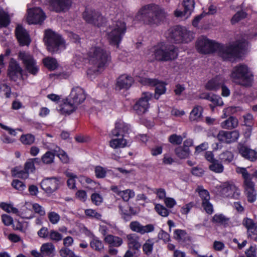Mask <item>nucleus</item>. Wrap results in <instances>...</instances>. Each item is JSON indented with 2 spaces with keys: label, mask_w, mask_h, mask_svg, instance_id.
<instances>
[{
  "label": "nucleus",
  "mask_w": 257,
  "mask_h": 257,
  "mask_svg": "<svg viewBox=\"0 0 257 257\" xmlns=\"http://www.w3.org/2000/svg\"><path fill=\"white\" fill-rule=\"evenodd\" d=\"M10 22V20L8 14L3 10H0V28L7 27Z\"/></svg>",
  "instance_id": "44"
},
{
  "label": "nucleus",
  "mask_w": 257,
  "mask_h": 257,
  "mask_svg": "<svg viewBox=\"0 0 257 257\" xmlns=\"http://www.w3.org/2000/svg\"><path fill=\"white\" fill-rule=\"evenodd\" d=\"M77 106L71 101L69 98H67L65 102L63 104L60 111L62 113L66 114H70L74 112Z\"/></svg>",
  "instance_id": "33"
},
{
  "label": "nucleus",
  "mask_w": 257,
  "mask_h": 257,
  "mask_svg": "<svg viewBox=\"0 0 257 257\" xmlns=\"http://www.w3.org/2000/svg\"><path fill=\"white\" fill-rule=\"evenodd\" d=\"M65 174L69 178L67 181L68 187L70 189H74L76 187L75 179L77 178L76 175L68 171L65 172Z\"/></svg>",
  "instance_id": "48"
},
{
  "label": "nucleus",
  "mask_w": 257,
  "mask_h": 257,
  "mask_svg": "<svg viewBox=\"0 0 257 257\" xmlns=\"http://www.w3.org/2000/svg\"><path fill=\"white\" fill-rule=\"evenodd\" d=\"M126 29L125 23L123 21H113L107 29V38L110 44L118 47Z\"/></svg>",
  "instance_id": "6"
},
{
  "label": "nucleus",
  "mask_w": 257,
  "mask_h": 257,
  "mask_svg": "<svg viewBox=\"0 0 257 257\" xmlns=\"http://www.w3.org/2000/svg\"><path fill=\"white\" fill-rule=\"evenodd\" d=\"M187 233L186 231L182 229H176L174 231V237L178 241L184 240L186 238Z\"/></svg>",
  "instance_id": "53"
},
{
  "label": "nucleus",
  "mask_w": 257,
  "mask_h": 257,
  "mask_svg": "<svg viewBox=\"0 0 257 257\" xmlns=\"http://www.w3.org/2000/svg\"><path fill=\"white\" fill-rule=\"evenodd\" d=\"M199 98L202 99H206L211 102L214 105L222 106L223 104V101L219 96L211 93H201Z\"/></svg>",
  "instance_id": "29"
},
{
  "label": "nucleus",
  "mask_w": 257,
  "mask_h": 257,
  "mask_svg": "<svg viewBox=\"0 0 257 257\" xmlns=\"http://www.w3.org/2000/svg\"><path fill=\"white\" fill-rule=\"evenodd\" d=\"M92 202L95 205H99L103 202L102 197L98 193H94L91 196Z\"/></svg>",
  "instance_id": "58"
},
{
  "label": "nucleus",
  "mask_w": 257,
  "mask_h": 257,
  "mask_svg": "<svg viewBox=\"0 0 257 257\" xmlns=\"http://www.w3.org/2000/svg\"><path fill=\"white\" fill-rule=\"evenodd\" d=\"M124 201H128L135 196V192L131 190L126 189L122 191L120 195Z\"/></svg>",
  "instance_id": "52"
},
{
  "label": "nucleus",
  "mask_w": 257,
  "mask_h": 257,
  "mask_svg": "<svg viewBox=\"0 0 257 257\" xmlns=\"http://www.w3.org/2000/svg\"><path fill=\"white\" fill-rule=\"evenodd\" d=\"M202 200V205L205 211L209 214L212 213L213 208L212 205L209 202L210 195L207 190L203 189L201 187H198L196 189Z\"/></svg>",
  "instance_id": "19"
},
{
  "label": "nucleus",
  "mask_w": 257,
  "mask_h": 257,
  "mask_svg": "<svg viewBox=\"0 0 257 257\" xmlns=\"http://www.w3.org/2000/svg\"><path fill=\"white\" fill-rule=\"evenodd\" d=\"M176 156L181 159H186L189 156L190 151L189 149L180 146L175 150Z\"/></svg>",
  "instance_id": "41"
},
{
  "label": "nucleus",
  "mask_w": 257,
  "mask_h": 257,
  "mask_svg": "<svg viewBox=\"0 0 257 257\" xmlns=\"http://www.w3.org/2000/svg\"><path fill=\"white\" fill-rule=\"evenodd\" d=\"M140 82L144 85L153 86L156 84L157 79L142 78L140 79Z\"/></svg>",
  "instance_id": "62"
},
{
  "label": "nucleus",
  "mask_w": 257,
  "mask_h": 257,
  "mask_svg": "<svg viewBox=\"0 0 257 257\" xmlns=\"http://www.w3.org/2000/svg\"><path fill=\"white\" fill-rule=\"evenodd\" d=\"M154 243L150 240H148L143 245V249L145 253L147 255H150L153 250Z\"/></svg>",
  "instance_id": "56"
},
{
  "label": "nucleus",
  "mask_w": 257,
  "mask_h": 257,
  "mask_svg": "<svg viewBox=\"0 0 257 257\" xmlns=\"http://www.w3.org/2000/svg\"><path fill=\"white\" fill-rule=\"evenodd\" d=\"M221 194L224 197L237 199L240 193L233 183L226 182L221 185Z\"/></svg>",
  "instance_id": "12"
},
{
  "label": "nucleus",
  "mask_w": 257,
  "mask_h": 257,
  "mask_svg": "<svg viewBox=\"0 0 257 257\" xmlns=\"http://www.w3.org/2000/svg\"><path fill=\"white\" fill-rule=\"evenodd\" d=\"M154 86H156L154 97L156 99H158L160 96L164 94L166 91L165 85L163 82L157 80L156 84Z\"/></svg>",
  "instance_id": "37"
},
{
  "label": "nucleus",
  "mask_w": 257,
  "mask_h": 257,
  "mask_svg": "<svg viewBox=\"0 0 257 257\" xmlns=\"http://www.w3.org/2000/svg\"><path fill=\"white\" fill-rule=\"evenodd\" d=\"M96 177L98 178H103L105 177L106 170L101 166H96L95 169Z\"/></svg>",
  "instance_id": "59"
},
{
  "label": "nucleus",
  "mask_w": 257,
  "mask_h": 257,
  "mask_svg": "<svg viewBox=\"0 0 257 257\" xmlns=\"http://www.w3.org/2000/svg\"><path fill=\"white\" fill-rule=\"evenodd\" d=\"M0 207L7 212H13L15 214L19 213V210L17 208L13 206L12 204H7L2 202L0 204Z\"/></svg>",
  "instance_id": "50"
},
{
  "label": "nucleus",
  "mask_w": 257,
  "mask_h": 257,
  "mask_svg": "<svg viewBox=\"0 0 257 257\" xmlns=\"http://www.w3.org/2000/svg\"><path fill=\"white\" fill-rule=\"evenodd\" d=\"M48 216L50 221L52 224H56L60 218L59 215L55 212H49Z\"/></svg>",
  "instance_id": "63"
},
{
  "label": "nucleus",
  "mask_w": 257,
  "mask_h": 257,
  "mask_svg": "<svg viewBox=\"0 0 257 257\" xmlns=\"http://www.w3.org/2000/svg\"><path fill=\"white\" fill-rule=\"evenodd\" d=\"M234 155L230 151H225L220 154L219 159L221 162L224 163H230L233 159Z\"/></svg>",
  "instance_id": "42"
},
{
  "label": "nucleus",
  "mask_w": 257,
  "mask_h": 257,
  "mask_svg": "<svg viewBox=\"0 0 257 257\" xmlns=\"http://www.w3.org/2000/svg\"><path fill=\"white\" fill-rule=\"evenodd\" d=\"M230 76L234 83L245 87L250 86L253 81L251 72L247 66L243 64L234 67Z\"/></svg>",
  "instance_id": "5"
},
{
  "label": "nucleus",
  "mask_w": 257,
  "mask_h": 257,
  "mask_svg": "<svg viewBox=\"0 0 257 257\" xmlns=\"http://www.w3.org/2000/svg\"><path fill=\"white\" fill-rule=\"evenodd\" d=\"M126 239L128 247L130 249L138 250L140 248L141 244L139 241L140 237L136 234L131 233L127 235Z\"/></svg>",
  "instance_id": "28"
},
{
  "label": "nucleus",
  "mask_w": 257,
  "mask_h": 257,
  "mask_svg": "<svg viewBox=\"0 0 257 257\" xmlns=\"http://www.w3.org/2000/svg\"><path fill=\"white\" fill-rule=\"evenodd\" d=\"M244 125L246 126H252L253 125V117L250 113H247L242 116Z\"/></svg>",
  "instance_id": "55"
},
{
  "label": "nucleus",
  "mask_w": 257,
  "mask_h": 257,
  "mask_svg": "<svg viewBox=\"0 0 257 257\" xmlns=\"http://www.w3.org/2000/svg\"><path fill=\"white\" fill-rule=\"evenodd\" d=\"M35 136L31 134L23 135L20 138L21 142L26 145H31L35 142Z\"/></svg>",
  "instance_id": "45"
},
{
  "label": "nucleus",
  "mask_w": 257,
  "mask_h": 257,
  "mask_svg": "<svg viewBox=\"0 0 257 257\" xmlns=\"http://www.w3.org/2000/svg\"><path fill=\"white\" fill-rule=\"evenodd\" d=\"M23 70L20 64L15 60L12 59L10 62L8 70V75L10 79L16 81L19 78H23Z\"/></svg>",
  "instance_id": "15"
},
{
  "label": "nucleus",
  "mask_w": 257,
  "mask_h": 257,
  "mask_svg": "<svg viewBox=\"0 0 257 257\" xmlns=\"http://www.w3.org/2000/svg\"><path fill=\"white\" fill-rule=\"evenodd\" d=\"M45 18L44 13L40 8L30 9L28 11L27 21L29 24H41Z\"/></svg>",
  "instance_id": "11"
},
{
  "label": "nucleus",
  "mask_w": 257,
  "mask_h": 257,
  "mask_svg": "<svg viewBox=\"0 0 257 257\" xmlns=\"http://www.w3.org/2000/svg\"><path fill=\"white\" fill-rule=\"evenodd\" d=\"M68 98L73 102V104L78 106L84 101L86 95L82 88L75 87L72 89Z\"/></svg>",
  "instance_id": "20"
},
{
  "label": "nucleus",
  "mask_w": 257,
  "mask_h": 257,
  "mask_svg": "<svg viewBox=\"0 0 257 257\" xmlns=\"http://www.w3.org/2000/svg\"><path fill=\"white\" fill-rule=\"evenodd\" d=\"M167 13L159 6L149 4L143 7L137 15L138 19L144 24L158 26L166 18Z\"/></svg>",
  "instance_id": "2"
},
{
  "label": "nucleus",
  "mask_w": 257,
  "mask_h": 257,
  "mask_svg": "<svg viewBox=\"0 0 257 257\" xmlns=\"http://www.w3.org/2000/svg\"><path fill=\"white\" fill-rule=\"evenodd\" d=\"M89 63L93 66L92 70L98 71L104 68L110 61L108 52L99 47L91 48L88 52Z\"/></svg>",
  "instance_id": "4"
},
{
  "label": "nucleus",
  "mask_w": 257,
  "mask_h": 257,
  "mask_svg": "<svg viewBox=\"0 0 257 257\" xmlns=\"http://www.w3.org/2000/svg\"><path fill=\"white\" fill-rule=\"evenodd\" d=\"M247 17V13L243 10L237 11L232 17L231 22L232 24L236 23Z\"/></svg>",
  "instance_id": "47"
},
{
  "label": "nucleus",
  "mask_w": 257,
  "mask_h": 257,
  "mask_svg": "<svg viewBox=\"0 0 257 257\" xmlns=\"http://www.w3.org/2000/svg\"><path fill=\"white\" fill-rule=\"evenodd\" d=\"M130 130L129 125L121 120L117 121L115 123V128L112 130L111 135L112 137H124V134L128 133Z\"/></svg>",
  "instance_id": "26"
},
{
  "label": "nucleus",
  "mask_w": 257,
  "mask_h": 257,
  "mask_svg": "<svg viewBox=\"0 0 257 257\" xmlns=\"http://www.w3.org/2000/svg\"><path fill=\"white\" fill-rule=\"evenodd\" d=\"M109 146L114 149L123 148L127 146V142L124 137L112 139L109 141Z\"/></svg>",
  "instance_id": "36"
},
{
  "label": "nucleus",
  "mask_w": 257,
  "mask_h": 257,
  "mask_svg": "<svg viewBox=\"0 0 257 257\" xmlns=\"http://www.w3.org/2000/svg\"><path fill=\"white\" fill-rule=\"evenodd\" d=\"M238 172L241 174L243 179L244 192L248 201L251 203L254 202L256 199V194L254 183L251 181V176L244 168H240Z\"/></svg>",
  "instance_id": "9"
},
{
  "label": "nucleus",
  "mask_w": 257,
  "mask_h": 257,
  "mask_svg": "<svg viewBox=\"0 0 257 257\" xmlns=\"http://www.w3.org/2000/svg\"><path fill=\"white\" fill-rule=\"evenodd\" d=\"M247 42L245 40L237 41L228 45H221L205 37H200L197 42L196 47L201 53H210L214 51L224 60L231 61L239 54L245 50Z\"/></svg>",
  "instance_id": "1"
},
{
  "label": "nucleus",
  "mask_w": 257,
  "mask_h": 257,
  "mask_svg": "<svg viewBox=\"0 0 257 257\" xmlns=\"http://www.w3.org/2000/svg\"><path fill=\"white\" fill-rule=\"evenodd\" d=\"M49 237L51 240L58 242L62 239V235L58 232L52 230L49 233Z\"/></svg>",
  "instance_id": "61"
},
{
  "label": "nucleus",
  "mask_w": 257,
  "mask_h": 257,
  "mask_svg": "<svg viewBox=\"0 0 257 257\" xmlns=\"http://www.w3.org/2000/svg\"><path fill=\"white\" fill-rule=\"evenodd\" d=\"M242 224L247 229V234L249 236H252L257 234V222L249 218H245L242 221Z\"/></svg>",
  "instance_id": "30"
},
{
  "label": "nucleus",
  "mask_w": 257,
  "mask_h": 257,
  "mask_svg": "<svg viewBox=\"0 0 257 257\" xmlns=\"http://www.w3.org/2000/svg\"><path fill=\"white\" fill-rule=\"evenodd\" d=\"M183 141V138L181 136L173 134L169 138V141L173 145H180Z\"/></svg>",
  "instance_id": "57"
},
{
  "label": "nucleus",
  "mask_w": 257,
  "mask_h": 257,
  "mask_svg": "<svg viewBox=\"0 0 257 257\" xmlns=\"http://www.w3.org/2000/svg\"><path fill=\"white\" fill-rule=\"evenodd\" d=\"M53 152H55V155L58 157L63 163H67L68 162L69 158L68 156L66 153L59 147H56V148L53 150Z\"/></svg>",
  "instance_id": "43"
},
{
  "label": "nucleus",
  "mask_w": 257,
  "mask_h": 257,
  "mask_svg": "<svg viewBox=\"0 0 257 257\" xmlns=\"http://www.w3.org/2000/svg\"><path fill=\"white\" fill-rule=\"evenodd\" d=\"M90 247L94 250L101 252L104 248L103 243L97 238L93 239L90 243Z\"/></svg>",
  "instance_id": "46"
},
{
  "label": "nucleus",
  "mask_w": 257,
  "mask_h": 257,
  "mask_svg": "<svg viewBox=\"0 0 257 257\" xmlns=\"http://www.w3.org/2000/svg\"><path fill=\"white\" fill-rule=\"evenodd\" d=\"M155 210L159 215L163 217H167L169 214L168 210L163 205L160 204L156 205Z\"/></svg>",
  "instance_id": "51"
},
{
  "label": "nucleus",
  "mask_w": 257,
  "mask_h": 257,
  "mask_svg": "<svg viewBox=\"0 0 257 257\" xmlns=\"http://www.w3.org/2000/svg\"><path fill=\"white\" fill-rule=\"evenodd\" d=\"M104 240L105 242L107 243L110 246L118 247L123 243V240L121 238L110 234L106 235L104 238Z\"/></svg>",
  "instance_id": "34"
},
{
  "label": "nucleus",
  "mask_w": 257,
  "mask_h": 257,
  "mask_svg": "<svg viewBox=\"0 0 257 257\" xmlns=\"http://www.w3.org/2000/svg\"><path fill=\"white\" fill-rule=\"evenodd\" d=\"M152 94L149 92L143 93L142 96L134 106V109L138 114L146 112L149 108V100L151 98Z\"/></svg>",
  "instance_id": "16"
},
{
  "label": "nucleus",
  "mask_w": 257,
  "mask_h": 257,
  "mask_svg": "<svg viewBox=\"0 0 257 257\" xmlns=\"http://www.w3.org/2000/svg\"><path fill=\"white\" fill-rule=\"evenodd\" d=\"M130 228L134 232L141 234L152 232L154 230V226L152 224L143 225L138 221H132L129 225Z\"/></svg>",
  "instance_id": "21"
},
{
  "label": "nucleus",
  "mask_w": 257,
  "mask_h": 257,
  "mask_svg": "<svg viewBox=\"0 0 257 257\" xmlns=\"http://www.w3.org/2000/svg\"><path fill=\"white\" fill-rule=\"evenodd\" d=\"M239 154L245 159L251 162L257 160V150H253L247 146L241 145L238 147Z\"/></svg>",
  "instance_id": "22"
},
{
  "label": "nucleus",
  "mask_w": 257,
  "mask_h": 257,
  "mask_svg": "<svg viewBox=\"0 0 257 257\" xmlns=\"http://www.w3.org/2000/svg\"><path fill=\"white\" fill-rule=\"evenodd\" d=\"M167 39L172 43H188L193 38V34L185 28L176 26L168 30Z\"/></svg>",
  "instance_id": "7"
},
{
  "label": "nucleus",
  "mask_w": 257,
  "mask_h": 257,
  "mask_svg": "<svg viewBox=\"0 0 257 257\" xmlns=\"http://www.w3.org/2000/svg\"><path fill=\"white\" fill-rule=\"evenodd\" d=\"M60 182L56 177L47 178L41 182V187L47 194H52L59 188Z\"/></svg>",
  "instance_id": "13"
},
{
  "label": "nucleus",
  "mask_w": 257,
  "mask_h": 257,
  "mask_svg": "<svg viewBox=\"0 0 257 257\" xmlns=\"http://www.w3.org/2000/svg\"><path fill=\"white\" fill-rule=\"evenodd\" d=\"M224 80L220 76H217L209 80L206 84L205 87L206 89L210 91H216L219 89L221 85L224 84Z\"/></svg>",
  "instance_id": "27"
},
{
  "label": "nucleus",
  "mask_w": 257,
  "mask_h": 257,
  "mask_svg": "<svg viewBox=\"0 0 257 257\" xmlns=\"http://www.w3.org/2000/svg\"><path fill=\"white\" fill-rule=\"evenodd\" d=\"M55 156L54 152V153L51 151L47 152L42 157V160L45 164H51L53 163Z\"/></svg>",
  "instance_id": "49"
},
{
  "label": "nucleus",
  "mask_w": 257,
  "mask_h": 257,
  "mask_svg": "<svg viewBox=\"0 0 257 257\" xmlns=\"http://www.w3.org/2000/svg\"><path fill=\"white\" fill-rule=\"evenodd\" d=\"M134 81L132 77L126 74L121 75L117 78L116 88L118 90L127 89L131 87Z\"/></svg>",
  "instance_id": "24"
},
{
  "label": "nucleus",
  "mask_w": 257,
  "mask_h": 257,
  "mask_svg": "<svg viewBox=\"0 0 257 257\" xmlns=\"http://www.w3.org/2000/svg\"><path fill=\"white\" fill-rule=\"evenodd\" d=\"M203 108L201 106H195L190 113L189 119L191 121L198 122L201 120Z\"/></svg>",
  "instance_id": "31"
},
{
  "label": "nucleus",
  "mask_w": 257,
  "mask_h": 257,
  "mask_svg": "<svg viewBox=\"0 0 257 257\" xmlns=\"http://www.w3.org/2000/svg\"><path fill=\"white\" fill-rule=\"evenodd\" d=\"M184 7V11H181L176 10L175 12V15L177 17H181L182 16H186L188 17L193 11L194 7V2L193 0H183L182 2Z\"/></svg>",
  "instance_id": "25"
},
{
  "label": "nucleus",
  "mask_w": 257,
  "mask_h": 257,
  "mask_svg": "<svg viewBox=\"0 0 257 257\" xmlns=\"http://www.w3.org/2000/svg\"><path fill=\"white\" fill-rule=\"evenodd\" d=\"M44 65L49 70H54L58 67V63L57 60L53 58L46 57L43 60Z\"/></svg>",
  "instance_id": "38"
},
{
  "label": "nucleus",
  "mask_w": 257,
  "mask_h": 257,
  "mask_svg": "<svg viewBox=\"0 0 257 257\" xmlns=\"http://www.w3.org/2000/svg\"><path fill=\"white\" fill-rule=\"evenodd\" d=\"M18 57L22 61L25 71L33 75L38 73L39 68L32 55L28 52L22 51L19 53Z\"/></svg>",
  "instance_id": "10"
},
{
  "label": "nucleus",
  "mask_w": 257,
  "mask_h": 257,
  "mask_svg": "<svg viewBox=\"0 0 257 257\" xmlns=\"http://www.w3.org/2000/svg\"><path fill=\"white\" fill-rule=\"evenodd\" d=\"M147 54L150 61L166 62L176 59L178 50L174 45L159 44L153 47Z\"/></svg>",
  "instance_id": "3"
},
{
  "label": "nucleus",
  "mask_w": 257,
  "mask_h": 257,
  "mask_svg": "<svg viewBox=\"0 0 257 257\" xmlns=\"http://www.w3.org/2000/svg\"><path fill=\"white\" fill-rule=\"evenodd\" d=\"M44 40L48 51L52 53H57L60 49L65 48L63 39L51 30L46 31Z\"/></svg>",
  "instance_id": "8"
},
{
  "label": "nucleus",
  "mask_w": 257,
  "mask_h": 257,
  "mask_svg": "<svg viewBox=\"0 0 257 257\" xmlns=\"http://www.w3.org/2000/svg\"><path fill=\"white\" fill-rule=\"evenodd\" d=\"M5 92V95L6 98H9L11 96V88L6 84L0 82V95H2Z\"/></svg>",
  "instance_id": "54"
},
{
  "label": "nucleus",
  "mask_w": 257,
  "mask_h": 257,
  "mask_svg": "<svg viewBox=\"0 0 257 257\" xmlns=\"http://www.w3.org/2000/svg\"><path fill=\"white\" fill-rule=\"evenodd\" d=\"M12 185L15 189L20 191L24 190L26 188V185L19 180H14L12 183Z\"/></svg>",
  "instance_id": "64"
},
{
  "label": "nucleus",
  "mask_w": 257,
  "mask_h": 257,
  "mask_svg": "<svg viewBox=\"0 0 257 257\" xmlns=\"http://www.w3.org/2000/svg\"><path fill=\"white\" fill-rule=\"evenodd\" d=\"M52 10L56 12L67 11L71 7L72 0H46Z\"/></svg>",
  "instance_id": "18"
},
{
  "label": "nucleus",
  "mask_w": 257,
  "mask_h": 257,
  "mask_svg": "<svg viewBox=\"0 0 257 257\" xmlns=\"http://www.w3.org/2000/svg\"><path fill=\"white\" fill-rule=\"evenodd\" d=\"M17 38L22 46L29 45L30 42L29 36L27 31L22 26H18L15 30Z\"/></svg>",
  "instance_id": "23"
},
{
  "label": "nucleus",
  "mask_w": 257,
  "mask_h": 257,
  "mask_svg": "<svg viewBox=\"0 0 257 257\" xmlns=\"http://www.w3.org/2000/svg\"><path fill=\"white\" fill-rule=\"evenodd\" d=\"M54 250L55 246L51 242L44 243L41 247V251L45 255L50 256L53 253Z\"/></svg>",
  "instance_id": "39"
},
{
  "label": "nucleus",
  "mask_w": 257,
  "mask_h": 257,
  "mask_svg": "<svg viewBox=\"0 0 257 257\" xmlns=\"http://www.w3.org/2000/svg\"><path fill=\"white\" fill-rule=\"evenodd\" d=\"M238 124V119L234 116H230L228 119L222 121L220 125L222 128L231 130L236 127Z\"/></svg>",
  "instance_id": "35"
},
{
  "label": "nucleus",
  "mask_w": 257,
  "mask_h": 257,
  "mask_svg": "<svg viewBox=\"0 0 257 257\" xmlns=\"http://www.w3.org/2000/svg\"><path fill=\"white\" fill-rule=\"evenodd\" d=\"M85 214L86 216L95 218L97 219H100L101 215L99 213L96 211V210L88 209L85 210Z\"/></svg>",
  "instance_id": "60"
},
{
  "label": "nucleus",
  "mask_w": 257,
  "mask_h": 257,
  "mask_svg": "<svg viewBox=\"0 0 257 257\" xmlns=\"http://www.w3.org/2000/svg\"><path fill=\"white\" fill-rule=\"evenodd\" d=\"M212 221L214 223L218 224L226 227L230 225V218L227 217L222 214H215L212 219Z\"/></svg>",
  "instance_id": "32"
},
{
  "label": "nucleus",
  "mask_w": 257,
  "mask_h": 257,
  "mask_svg": "<svg viewBox=\"0 0 257 257\" xmlns=\"http://www.w3.org/2000/svg\"><path fill=\"white\" fill-rule=\"evenodd\" d=\"M209 169L216 173H221L224 171V166L221 162L216 160L209 165Z\"/></svg>",
  "instance_id": "40"
},
{
  "label": "nucleus",
  "mask_w": 257,
  "mask_h": 257,
  "mask_svg": "<svg viewBox=\"0 0 257 257\" xmlns=\"http://www.w3.org/2000/svg\"><path fill=\"white\" fill-rule=\"evenodd\" d=\"M239 132L237 130L231 132L220 131L217 135L219 141L226 144H230L236 142L239 137Z\"/></svg>",
  "instance_id": "17"
},
{
  "label": "nucleus",
  "mask_w": 257,
  "mask_h": 257,
  "mask_svg": "<svg viewBox=\"0 0 257 257\" xmlns=\"http://www.w3.org/2000/svg\"><path fill=\"white\" fill-rule=\"evenodd\" d=\"M83 18L90 24L99 26L103 23V17L101 14L94 10L86 9L83 13Z\"/></svg>",
  "instance_id": "14"
}]
</instances>
